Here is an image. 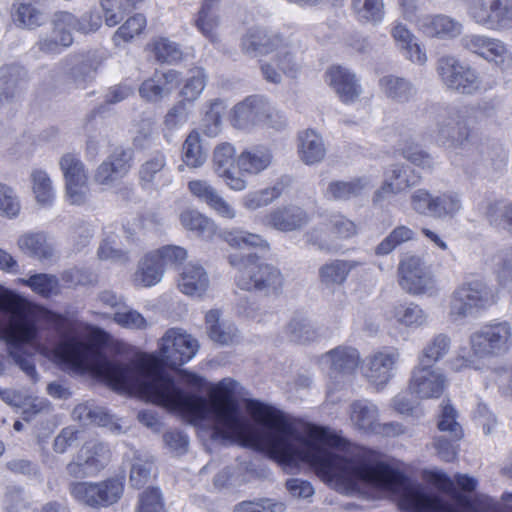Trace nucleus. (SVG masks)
Listing matches in <instances>:
<instances>
[{"label": "nucleus", "mask_w": 512, "mask_h": 512, "mask_svg": "<svg viewBox=\"0 0 512 512\" xmlns=\"http://www.w3.org/2000/svg\"><path fill=\"white\" fill-rule=\"evenodd\" d=\"M52 350L54 356L77 372H92L117 391H135L153 403L177 412L188 423L208 424L216 437L237 440L243 445L265 451L283 464L301 432L283 413L258 401H249L251 422L241 411L234 396L236 382L226 378L213 386L209 398L186 393L176 387L164 365L177 368L190 361L198 351L195 338L180 328H170L160 339L159 356L144 355L122 363L107 358L90 342L81 339L72 328L62 332Z\"/></svg>", "instance_id": "obj_1"}, {"label": "nucleus", "mask_w": 512, "mask_h": 512, "mask_svg": "<svg viewBox=\"0 0 512 512\" xmlns=\"http://www.w3.org/2000/svg\"><path fill=\"white\" fill-rule=\"evenodd\" d=\"M284 465L308 463L325 482L347 492L361 486L374 487L398 498L406 512H488L486 498L471 499L455 490L454 481L441 472L429 474V481L439 490L451 494L456 505L429 495L420 484L411 483L399 471L385 464L380 455L365 447L351 446L330 429L305 426L297 437Z\"/></svg>", "instance_id": "obj_2"}, {"label": "nucleus", "mask_w": 512, "mask_h": 512, "mask_svg": "<svg viewBox=\"0 0 512 512\" xmlns=\"http://www.w3.org/2000/svg\"><path fill=\"white\" fill-rule=\"evenodd\" d=\"M0 311L4 318L0 323V338L9 345V354L20 369L34 382L38 373L30 358L21 355L22 345L29 344L37 352L47 355L50 351L38 340V329L26 304L15 296L0 298Z\"/></svg>", "instance_id": "obj_3"}, {"label": "nucleus", "mask_w": 512, "mask_h": 512, "mask_svg": "<svg viewBox=\"0 0 512 512\" xmlns=\"http://www.w3.org/2000/svg\"><path fill=\"white\" fill-rule=\"evenodd\" d=\"M228 259L229 263L239 270L236 283L240 289L259 291L267 296H278L282 293L284 277L278 268L259 262L254 254H232Z\"/></svg>", "instance_id": "obj_4"}, {"label": "nucleus", "mask_w": 512, "mask_h": 512, "mask_svg": "<svg viewBox=\"0 0 512 512\" xmlns=\"http://www.w3.org/2000/svg\"><path fill=\"white\" fill-rule=\"evenodd\" d=\"M496 303L493 289L482 280L464 282L452 293L449 316L461 320L489 309Z\"/></svg>", "instance_id": "obj_5"}, {"label": "nucleus", "mask_w": 512, "mask_h": 512, "mask_svg": "<svg viewBox=\"0 0 512 512\" xmlns=\"http://www.w3.org/2000/svg\"><path fill=\"white\" fill-rule=\"evenodd\" d=\"M410 205L419 215L439 220L453 219L462 209L461 194L454 190L432 194L425 188H418L410 195Z\"/></svg>", "instance_id": "obj_6"}, {"label": "nucleus", "mask_w": 512, "mask_h": 512, "mask_svg": "<svg viewBox=\"0 0 512 512\" xmlns=\"http://www.w3.org/2000/svg\"><path fill=\"white\" fill-rule=\"evenodd\" d=\"M437 73L443 85L461 95H475L482 90V80L476 69L453 56H443L437 62Z\"/></svg>", "instance_id": "obj_7"}, {"label": "nucleus", "mask_w": 512, "mask_h": 512, "mask_svg": "<svg viewBox=\"0 0 512 512\" xmlns=\"http://www.w3.org/2000/svg\"><path fill=\"white\" fill-rule=\"evenodd\" d=\"M470 345L478 359L502 356L512 345V326L507 321L487 324L470 336Z\"/></svg>", "instance_id": "obj_8"}, {"label": "nucleus", "mask_w": 512, "mask_h": 512, "mask_svg": "<svg viewBox=\"0 0 512 512\" xmlns=\"http://www.w3.org/2000/svg\"><path fill=\"white\" fill-rule=\"evenodd\" d=\"M68 490L78 503L98 509L117 503L123 495L124 484L118 478L99 482H71Z\"/></svg>", "instance_id": "obj_9"}, {"label": "nucleus", "mask_w": 512, "mask_h": 512, "mask_svg": "<svg viewBox=\"0 0 512 512\" xmlns=\"http://www.w3.org/2000/svg\"><path fill=\"white\" fill-rule=\"evenodd\" d=\"M469 110L461 107H439L436 119L435 139L442 145L461 147L469 139L471 123L468 120Z\"/></svg>", "instance_id": "obj_10"}, {"label": "nucleus", "mask_w": 512, "mask_h": 512, "mask_svg": "<svg viewBox=\"0 0 512 512\" xmlns=\"http://www.w3.org/2000/svg\"><path fill=\"white\" fill-rule=\"evenodd\" d=\"M399 286L413 296L429 294L436 289L435 277L430 266L419 256L406 255L398 266Z\"/></svg>", "instance_id": "obj_11"}, {"label": "nucleus", "mask_w": 512, "mask_h": 512, "mask_svg": "<svg viewBox=\"0 0 512 512\" xmlns=\"http://www.w3.org/2000/svg\"><path fill=\"white\" fill-rule=\"evenodd\" d=\"M471 14L476 24L488 30L512 31V0H476Z\"/></svg>", "instance_id": "obj_12"}, {"label": "nucleus", "mask_w": 512, "mask_h": 512, "mask_svg": "<svg viewBox=\"0 0 512 512\" xmlns=\"http://www.w3.org/2000/svg\"><path fill=\"white\" fill-rule=\"evenodd\" d=\"M212 167L229 189L240 192L248 187V181L238 175L236 149L231 143L223 142L214 148Z\"/></svg>", "instance_id": "obj_13"}, {"label": "nucleus", "mask_w": 512, "mask_h": 512, "mask_svg": "<svg viewBox=\"0 0 512 512\" xmlns=\"http://www.w3.org/2000/svg\"><path fill=\"white\" fill-rule=\"evenodd\" d=\"M446 385V376L439 368L418 363L412 370L409 390L419 399H432L439 398Z\"/></svg>", "instance_id": "obj_14"}, {"label": "nucleus", "mask_w": 512, "mask_h": 512, "mask_svg": "<svg viewBox=\"0 0 512 512\" xmlns=\"http://www.w3.org/2000/svg\"><path fill=\"white\" fill-rule=\"evenodd\" d=\"M420 177L406 163L396 162L386 167L383 174V183L375 191L373 202L381 201L386 194H399L407 189L416 186Z\"/></svg>", "instance_id": "obj_15"}, {"label": "nucleus", "mask_w": 512, "mask_h": 512, "mask_svg": "<svg viewBox=\"0 0 512 512\" xmlns=\"http://www.w3.org/2000/svg\"><path fill=\"white\" fill-rule=\"evenodd\" d=\"M400 352L393 347H385L366 358V378L375 385H385L394 376Z\"/></svg>", "instance_id": "obj_16"}, {"label": "nucleus", "mask_w": 512, "mask_h": 512, "mask_svg": "<svg viewBox=\"0 0 512 512\" xmlns=\"http://www.w3.org/2000/svg\"><path fill=\"white\" fill-rule=\"evenodd\" d=\"M269 102L259 95H251L237 103L231 112V124L237 129L261 125L267 117Z\"/></svg>", "instance_id": "obj_17"}, {"label": "nucleus", "mask_w": 512, "mask_h": 512, "mask_svg": "<svg viewBox=\"0 0 512 512\" xmlns=\"http://www.w3.org/2000/svg\"><path fill=\"white\" fill-rule=\"evenodd\" d=\"M283 38L266 27L249 28L241 38V51L251 57L268 55L280 48Z\"/></svg>", "instance_id": "obj_18"}, {"label": "nucleus", "mask_w": 512, "mask_h": 512, "mask_svg": "<svg viewBox=\"0 0 512 512\" xmlns=\"http://www.w3.org/2000/svg\"><path fill=\"white\" fill-rule=\"evenodd\" d=\"M309 222L308 212L292 204L274 208L263 218L264 225L285 233L301 230Z\"/></svg>", "instance_id": "obj_19"}, {"label": "nucleus", "mask_w": 512, "mask_h": 512, "mask_svg": "<svg viewBox=\"0 0 512 512\" xmlns=\"http://www.w3.org/2000/svg\"><path fill=\"white\" fill-rule=\"evenodd\" d=\"M273 159V152L266 145L247 147L237 155L238 175L244 179L247 176H258L272 165Z\"/></svg>", "instance_id": "obj_20"}, {"label": "nucleus", "mask_w": 512, "mask_h": 512, "mask_svg": "<svg viewBox=\"0 0 512 512\" xmlns=\"http://www.w3.org/2000/svg\"><path fill=\"white\" fill-rule=\"evenodd\" d=\"M328 85L342 102H354L361 94V86L354 73L342 66H332L325 74Z\"/></svg>", "instance_id": "obj_21"}, {"label": "nucleus", "mask_w": 512, "mask_h": 512, "mask_svg": "<svg viewBox=\"0 0 512 512\" xmlns=\"http://www.w3.org/2000/svg\"><path fill=\"white\" fill-rule=\"evenodd\" d=\"M371 176L363 175L350 180L331 181L326 189L325 196L335 201H349L361 197L374 187Z\"/></svg>", "instance_id": "obj_22"}, {"label": "nucleus", "mask_w": 512, "mask_h": 512, "mask_svg": "<svg viewBox=\"0 0 512 512\" xmlns=\"http://www.w3.org/2000/svg\"><path fill=\"white\" fill-rule=\"evenodd\" d=\"M61 71L66 76L67 83L76 88H85L91 81L98 68V63L89 57L69 56L59 64Z\"/></svg>", "instance_id": "obj_23"}, {"label": "nucleus", "mask_w": 512, "mask_h": 512, "mask_svg": "<svg viewBox=\"0 0 512 512\" xmlns=\"http://www.w3.org/2000/svg\"><path fill=\"white\" fill-rule=\"evenodd\" d=\"M189 191L198 199L205 202L220 217L234 219L236 210L217 190L205 180H192L188 183Z\"/></svg>", "instance_id": "obj_24"}, {"label": "nucleus", "mask_w": 512, "mask_h": 512, "mask_svg": "<svg viewBox=\"0 0 512 512\" xmlns=\"http://www.w3.org/2000/svg\"><path fill=\"white\" fill-rule=\"evenodd\" d=\"M321 365L330 372L345 375L352 374L360 363L358 350L351 346L340 345L321 356Z\"/></svg>", "instance_id": "obj_25"}, {"label": "nucleus", "mask_w": 512, "mask_h": 512, "mask_svg": "<svg viewBox=\"0 0 512 512\" xmlns=\"http://www.w3.org/2000/svg\"><path fill=\"white\" fill-rule=\"evenodd\" d=\"M507 160V153L501 147L482 145L474 159L473 172L483 177H497L504 171Z\"/></svg>", "instance_id": "obj_26"}, {"label": "nucleus", "mask_w": 512, "mask_h": 512, "mask_svg": "<svg viewBox=\"0 0 512 512\" xmlns=\"http://www.w3.org/2000/svg\"><path fill=\"white\" fill-rule=\"evenodd\" d=\"M274 62L279 70L290 78H295L302 68L300 42L297 39L285 38L278 50L275 51Z\"/></svg>", "instance_id": "obj_27"}, {"label": "nucleus", "mask_w": 512, "mask_h": 512, "mask_svg": "<svg viewBox=\"0 0 512 512\" xmlns=\"http://www.w3.org/2000/svg\"><path fill=\"white\" fill-rule=\"evenodd\" d=\"M12 22L21 29H35L46 21V13L39 1H19L11 6Z\"/></svg>", "instance_id": "obj_28"}, {"label": "nucleus", "mask_w": 512, "mask_h": 512, "mask_svg": "<svg viewBox=\"0 0 512 512\" xmlns=\"http://www.w3.org/2000/svg\"><path fill=\"white\" fill-rule=\"evenodd\" d=\"M17 246L24 254L40 262L51 261L55 255L52 241L44 232H28L17 240Z\"/></svg>", "instance_id": "obj_29"}, {"label": "nucleus", "mask_w": 512, "mask_h": 512, "mask_svg": "<svg viewBox=\"0 0 512 512\" xmlns=\"http://www.w3.org/2000/svg\"><path fill=\"white\" fill-rule=\"evenodd\" d=\"M178 287L186 295L201 297L209 287L208 274L201 265L189 263L179 275Z\"/></svg>", "instance_id": "obj_30"}, {"label": "nucleus", "mask_w": 512, "mask_h": 512, "mask_svg": "<svg viewBox=\"0 0 512 512\" xmlns=\"http://www.w3.org/2000/svg\"><path fill=\"white\" fill-rule=\"evenodd\" d=\"M379 88L387 99L398 104L410 102L417 94L416 87L409 80L395 75L381 77Z\"/></svg>", "instance_id": "obj_31"}, {"label": "nucleus", "mask_w": 512, "mask_h": 512, "mask_svg": "<svg viewBox=\"0 0 512 512\" xmlns=\"http://www.w3.org/2000/svg\"><path fill=\"white\" fill-rule=\"evenodd\" d=\"M420 30L429 37L454 38L461 34L462 24L445 15L425 16L419 20Z\"/></svg>", "instance_id": "obj_32"}, {"label": "nucleus", "mask_w": 512, "mask_h": 512, "mask_svg": "<svg viewBox=\"0 0 512 512\" xmlns=\"http://www.w3.org/2000/svg\"><path fill=\"white\" fill-rule=\"evenodd\" d=\"M219 2L220 0H204L194 21L198 31L212 43L219 41Z\"/></svg>", "instance_id": "obj_33"}, {"label": "nucleus", "mask_w": 512, "mask_h": 512, "mask_svg": "<svg viewBox=\"0 0 512 512\" xmlns=\"http://www.w3.org/2000/svg\"><path fill=\"white\" fill-rule=\"evenodd\" d=\"M378 417L377 406L368 400H356L350 405L351 424L359 431L373 434L379 422Z\"/></svg>", "instance_id": "obj_34"}, {"label": "nucleus", "mask_w": 512, "mask_h": 512, "mask_svg": "<svg viewBox=\"0 0 512 512\" xmlns=\"http://www.w3.org/2000/svg\"><path fill=\"white\" fill-rule=\"evenodd\" d=\"M298 153L300 159L307 165L321 162L326 155L324 141L316 131L307 129L298 135Z\"/></svg>", "instance_id": "obj_35"}, {"label": "nucleus", "mask_w": 512, "mask_h": 512, "mask_svg": "<svg viewBox=\"0 0 512 512\" xmlns=\"http://www.w3.org/2000/svg\"><path fill=\"white\" fill-rule=\"evenodd\" d=\"M163 263L154 252L147 253L139 262L133 276L135 286L151 287L158 284L164 275Z\"/></svg>", "instance_id": "obj_36"}, {"label": "nucleus", "mask_w": 512, "mask_h": 512, "mask_svg": "<svg viewBox=\"0 0 512 512\" xmlns=\"http://www.w3.org/2000/svg\"><path fill=\"white\" fill-rule=\"evenodd\" d=\"M391 35L407 59L419 65H423L427 61L425 51L405 25L396 23L391 29Z\"/></svg>", "instance_id": "obj_37"}, {"label": "nucleus", "mask_w": 512, "mask_h": 512, "mask_svg": "<svg viewBox=\"0 0 512 512\" xmlns=\"http://www.w3.org/2000/svg\"><path fill=\"white\" fill-rule=\"evenodd\" d=\"M167 159L163 152L157 151L146 159L139 167V182L144 188H153L161 182L165 183Z\"/></svg>", "instance_id": "obj_38"}, {"label": "nucleus", "mask_w": 512, "mask_h": 512, "mask_svg": "<svg viewBox=\"0 0 512 512\" xmlns=\"http://www.w3.org/2000/svg\"><path fill=\"white\" fill-rule=\"evenodd\" d=\"M360 263L354 260L335 259L319 268V278L327 288L341 286L347 280L350 272Z\"/></svg>", "instance_id": "obj_39"}, {"label": "nucleus", "mask_w": 512, "mask_h": 512, "mask_svg": "<svg viewBox=\"0 0 512 512\" xmlns=\"http://www.w3.org/2000/svg\"><path fill=\"white\" fill-rule=\"evenodd\" d=\"M27 83V71L18 65L0 69V97L9 100L19 94Z\"/></svg>", "instance_id": "obj_40"}, {"label": "nucleus", "mask_w": 512, "mask_h": 512, "mask_svg": "<svg viewBox=\"0 0 512 512\" xmlns=\"http://www.w3.org/2000/svg\"><path fill=\"white\" fill-rule=\"evenodd\" d=\"M207 331L212 341L229 345L238 339V330L231 322L220 321V311L210 310L205 316Z\"/></svg>", "instance_id": "obj_41"}, {"label": "nucleus", "mask_w": 512, "mask_h": 512, "mask_svg": "<svg viewBox=\"0 0 512 512\" xmlns=\"http://www.w3.org/2000/svg\"><path fill=\"white\" fill-rule=\"evenodd\" d=\"M53 30L51 35L40 37L36 43V47L39 51L45 54H57L62 51L63 48L69 47L73 43V37L70 30L65 24L57 26L56 23V12L52 17Z\"/></svg>", "instance_id": "obj_42"}, {"label": "nucleus", "mask_w": 512, "mask_h": 512, "mask_svg": "<svg viewBox=\"0 0 512 512\" xmlns=\"http://www.w3.org/2000/svg\"><path fill=\"white\" fill-rule=\"evenodd\" d=\"M56 23L59 27L65 24L67 28L72 31H77L83 34L95 32L101 26V17L98 12L89 11L77 18L72 13L67 11L56 12Z\"/></svg>", "instance_id": "obj_43"}, {"label": "nucleus", "mask_w": 512, "mask_h": 512, "mask_svg": "<svg viewBox=\"0 0 512 512\" xmlns=\"http://www.w3.org/2000/svg\"><path fill=\"white\" fill-rule=\"evenodd\" d=\"M393 317L399 325L409 329L424 327L429 322L428 313L419 304L414 302L395 306Z\"/></svg>", "instance_id": "obj_44"}, {"label": "nucleus", "mask_w": 512, "mask_h": 512, "mask_svg": "<svg viewBox=\"0 0 512 512\" xmlns=\"http://www.w3.org/2000/svg\"><path fill=\"white\" fill-rule=\"evenodd\" d=\"M285 335L291 341L306 344L320 337L319 329L306 317L295 315L285 327Z\"/></svg>", "instance_id": "obj_45"}, {"label": "nucleus", "mask_w": 512, "mask_h": 512, "mask_svg": "<svg viewBox=\"0 0 512 512\" xmlns=\"http://www.w3.org/2000/svg\"><path fill=\"white\" fill-rule=\"evenodd\" d=\"M451 349V338L444 333L434 335L418 355V363L433 365L444 359Z\"/></svg>", "instance_id": "obj_46"}, {"label": "nucleus", "mask_w": 512, "mask_h": 512, "mask_svg": "<svg viewBox=\"0 0 512 512\" xmlns=\"http://www.w3.org/2000/svg\"><path fill=\"white\" fill-rule=\"evenodd\" d=\"M284 189V183L282 181L277 182L272 187L245 194L241 199V204L249 211L266 207L277 200L283 194Z\"/></svg>", "instance_id": "obj_47"}, {"label": "nucleus", "mask_w": 512, "mask_h": 512, "mask_svg": "<svg viewBox=\"0 0 512 512\" xmlns=\"http://www.w3.org/2000/svg\"><path fill=\"white\" fill-rule=\"evenodd\" d=\"M351 9L361 23L377 25L384 19L383 0H351Z\"/></svg>", "instance_id": "obj_48"}, {"label": "nucleus", "mask_w": 512, "mask_h": 512, "mask_svg": "<svg viewBox=\"0 0 512 512\" xmlns=\"http://www.w3.org/2000/svg\"><path fill=\"white\" fill-rule=\"evenodd\" d=\"M80 459L86 462L93 474H96L109 462L110 450L101 442L89 441L80 449Z\"/></svg>", "instance_id": "obj_49"}, {"label": "nucleus", "mask_w": 512, "mask_h": 512, "mask_svg": "<svg viewBox=\"0 0 512 512\" xmlns=\"http://www.w3.org/2000/svg\"><path fill=\"white\" fill-rule=\"evenodd\" d=\"M182 226L204 239H210L215 233V225L212 220L197 210L187 209L180 214Z\"/></svg>", "instance_id": "obj_50"}, {"label": "nucleus", "mask_w": 512, "mask_h": 512, "mask_svg": "<svg viewBox=\"0 0 512 512\" xmlns=\"http://www.w3.org/2000/svg\"><path fill=\"white\" fill-rule=\"evenodd\" d=\"M182 160L190 168H199L206 162L207 154L197 130H192L186 137L182 145Z\"/></svg>", "instance_id": "obj_51"}, {"label": "nucleus", "mask_w": 512, "mask_h": 512, "mask_svg": "<svg viewBox=\"0 0 512 512\" xmlns=\"http://www.w3.org/2000/svg\"><path fill=\"white\" fill-rule=\"evenodd\" d=\"M59 167L62 172L64 183L88 180V170L75 153H65L59 159Z\"/></svg>", "instance_id": "obj_52"}, {"label": "nucleus", "mask_w": 512, "mask_h": 512, "mask_svg": "<svg viewBox=\"0 0 512 512\" xmlns=\"http://www.w3.org/2000/svg\"><path fill=\"white\" fill-rule=\"evenodd\" d=\"M191 106L184 100L176 102L165 114L163 120L164 137L183 127L189 120Z\"/></svg>", "instance_id": "obj_53"}, {"label": "nucleus", "mask_w": 512, "mask_h": 512, "mask_svg": "<svg viewBox=\"0 0 512 512\" xmlns=\"http://www.w3.org/2000/svg\"><path fill=\"white\" fill-rule=\"evenodd\" d=\"M225 242L231 247L250 248L256 247L269 250L270 245L262 236L242 229H233L223 233Z\"/></svg>", "instance_id": "obj_54"}, {"label": "nucleus", "mask_w": 512, "mask_h": 512, "mask_svg": "<svg viewBox=\"0 0 512 512\" xmlns=\"http://www.w3.org/2000/svg\"><path fill=\"white\" fill-rule=\"evenodd\" d=\"M32 189L35 199L41 206H50L54 200L52 181L44 170H34L31 173Z\"/></svg>", "instance_id": "obj_55"}, {"label": "nucleus", "mask_w": 512, "mask_h": 512, "mask_svg": "<svg viewBox=\"0 0 512 512\" xmlns=\"http://www.w3.org/2000/svg\"><path fill=\"white\" fill-rule=\"evenodd\" d=\"M225 108L221 100H214L210 103L200 124V129L206 136L216 137L220 133Z\"/></svg>", "instance_id": "obj_56"}, {"label": "nucleus", "mask_w": 512, "mask_h": 512, "mask_svg": "<svg viewBox=\"0 0 512 512\" xmlns=\"http://www.w3.org/2000/svg\"><path fill=\"white\" fill-rule=\"evenodd\" d=\"M485 217L491 225L512 231V202L488 203Z\"/></svg>", "instance_id": "obj_57"}, {"label": "nucleus", "mask_w": 512, "mask_h": 512, "mask_svg": "<svg viewBox=\"0 0 512 512\" xmlns=\"http://www.w3.org/2000/svg\"><path fill=\"white\" fill-rule=\"evenodd\" d=\"M325 219L333 238L349 239L357 233L356 224L341 213L333 212Z\"/></svg>", "instance_id": "obj_58"}, {"label": "nucleus", "mask_w": 512, "mask_h": 512, "mask_svg": "<svg viewBox=\"0 0 512 512\" xmlns=\"http://www.w3.org/2000/svg\"><path fill=\"white\" fill-rule=\"evenodd\" d=\"M414 238V231L407 226H398L385 237L376 247L377 255H387L397 246Z\"/></svg>", "instance_id": "obj_59"}, {"label": "nucleus", "mask_w": 512, "mask_h": 512, "mask_svg": "<svg viewBox=\"0 0 512 512\" xmlns=\"http://www.w3.org/2000/svg\"><path fill=\"white\" fill-rule=\"evenodd\" d=\"M152 51L160 62L176 63L182 59L179 45L168 38H157L151 43Z\"/></svg>", "instance_id": "obj_60"}, {"label": "nucleus", "mask_w": 512, "mask_h": 512, "mask_svg": "<svg viewBox=\"0 0 512 512\" xmlns=\"http://www.w3.org/2000/svg\"><path fill=\"white\" fill-rule=\"evenodd\" d=\"M113 320L119 326L131 330H144L149 326L141 313L126 304L115 311Z\"/></svg>", "instance_id": "obj_61"}, {"label": "nucleus", "mask_w": 512, "mask_h": 512, "mask_svg": "<svg viewBox=\"0 0 512 512\" xmlns=\"http://www.w3.org/2000/svg\"><path fill=\"white\" fill-rule=\"evenodd\" d=\"M153 460L146 457L135 456L131 464L129 482L132 487L140 489L151 478Z\"/></svg>", "instance_id": "obj_62"}, {"label": "nucleus", "mask_w": 512, "mask_h": 512, "mask_svg": "<svg viewBox=\"0 0 512 512\" xmlns=\"http://www.w3.org/2000/svg\"><path fill=\"white\" fill-rule=\"evenodd\" d=\"M485 60L502 72L512 69V52L507 44L498 38L494 39Z\"/></svg>", "instance_id": "obj_63"}, {"label": "nucleus", "mask_w": 512, "mask_h": 512, "mask_svg": "<svg viewBox=\"0 0 512 512\" xmlns=\"http://www.w3.org/2000/svg\"><path fill=\"white\" fill-rule=\"evenodd\" d=\"M138 512H166L162 493L159 488L150 487L140 493Z\"/></svg>", "instance_id": "obj_64"}]
</instances>
